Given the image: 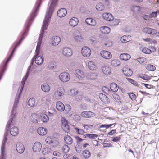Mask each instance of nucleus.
<instances>
[{
	"label": "nucleus",
	"instance_id": "64",
	"mask_svg": "<svg viewBox=\"0 0 159 159\" xmlns=\"http://www.w3.org/2000/svg\"><path fill=\"white\" fill-rule=\"evenodd\" d=\"M112 95L113 97L116 100H119V97L118 95L114 93Z\"/></svg>",
	"mask_w": 159,
	"mask_h": 159
},
{
	"label": "nucleus",
	"instance_id": "18",
	"mask_svg": "<svg viewBox=\"0 0 159 159\" xmlns=\"http://www.w3.org/2000/svg\"><path fill=\"white\" fill-rule=\"evenodd\" d=\"M75 75L76 77L80 80L82 79L84 76V74L83 71L79 69L75 70Z\"/></svg>",
	"mask_w": 159,
	"mask_h": 159
},
{
	"label": "nucleus",
	"instance_id": "40",
	"mask_svg": "<svg viewBox=\"0 0 159 159\" xmlns=\"http://www.w3.org/2000/svg\"><path fill=\"white\" fill-rule=\"evenodd\" d=\"M35 99L34 98H30L28 101V104L31 107H34L35 105Z\"/></svg>",
	"mask_w": 159,
	"mask_h": 159
},
{
	"label": "nucleus",
	"instance_id": "55",
	"mask_svg": "<svg viewBox=\"0 0 159 159\" xmlns=\"http://www.w3.org/2000/svg\"><path fill=\"white\" fill-rule=\"evenodd\" d=\"M121 139V138L120 136H116L113 138L112 140L114 142H117L119 141Z\"/></svg>",
	"mask_w": 159,
	"mask_h": 159
},
{
	"label": "nucleus",
	"instance_id": "15",
	"mask_svg": "<svg viewBox=\"0 0 159 159\" xmlns=\"http://www.w3.org/2000/svg\"><path fill=\"white\" fill-rule=\"evenodd\" d=\"M61 42L60 38L58 36H53L51 41L52 45L56 46L58 44Z\"/></svg>",
	"mask_w": 159,
	"mask_h": 159
},
{
	"label": "nucleus",
	"instance_id": "23",
	"mask_svg": "<svg viewBox=\"0 0 159 159\" xmlns=\"http://www.w3.org/2000/svg\"><path fill=\"white\" fill-rule=\"evenodd\" d=\"M57 109L60 111H64L65 109V107L64 104L60 102H57L56 103Z\"/></svg>",
	"mask_w": 159,
	"mask_h": 159
},
{
	"label": "nucleus",
	"instance_id": "45",
	"mask_svg": "<svg viewBox=\"0 0 159 159\" xmlns=\"http://www.w3.org/2000/svg\"><path fill=\"white\" fill-rule=\"evenodd\" d=\"M70 148L67 145H64L62 148V150L64 153H68Z\"/></svg>",
	"mask_w": 159,
	"mask_h": 159
},
{
	"label": "nucleus",
	"instance_id": "2",
	"mask_svg": "<svg viewBox=\"0 0 159 159\" xmlns=\"http://www.w3.org/2000/svg\"><path fill=\"white\" fill-rule=\"evenodd\" d=\"M18 104H14L11 111V116L10 120L8 121L7 125L6 127V132L4 135V138L2 142L1 148V154L0 156V159H5L6 154L5 153V146L6 142L7 141V137L9 132V129L10 128V125H14L16 123V121L14 119L15 116V113H14V111L15 110L17 107Z\"/></svg>",
	"mask_w": 159,
	"mask_h": 159
},
{
	"label": "nucleus",
	"instance_id": "42",
	"mask_svg": "<svg viewBox=\"0 0 159 159\" xmlns=\"http://www.w3.org/2000/svg\"><path fill=\"white\" fill-rule=\"evenodd\" d=\"M138 76L139 78L145 80H149L151 79L149 76L145 74H139L138 75Z\"/></svg>",
	"mask_w": 159,
	"mask_h": 159
},
{
	"label": "nucleus",
	"instance_id": "63",
	"mask_svg": "<svg viewBox=\"0 0 159 159\" xmlns=\"http://www.w3.org/2000/svg\"><path fill=\"white\" fill-rule=\"evenodd\" d=\"M104 146V147H112L113 146L112 144L109 143H105Z\"/></svg>",
	"mask_w": 159,
	"mask_h": 159
},
{
	"label": "nucleus",
	"instance_id": "59",
	"mask_svg": "<svg viewBox=\"0 0 159 159\" xmlns=\"http://www.w3.org/2000/svg\"><path fill=\"white\" fill-rule=\"evenodd\" d=\"M65 109H66V111L69 112L71 109V106L69 105H66L65 107Z\"/></svg>",
	"mask_w": 159,
	"mask_h": 159
},
{
	"label": "nucleus",
	"instance_id": "41",
	"mask_svg": "<svg viewBox=\"0 0 159 159\" xmlns=\"http://www.w3.org/2000/svg\"><path fill=\"white\" fill-rule=\"evenodd\" d=\"M88 66L91 70H94L96 69V66L93 61H89L88 63Z\"/></svg>",
	"mask_w": 159,
	"mask_h": 159
},
{
	"label": "nucleus",
	"instance_id": "17",
	"mask_svg": "<svg viewBox=\"0 0 159 159\" xmlns=\"http://www.w3.org/2000/svg\"><path fill=\"white\" fill-rule=\"evenodd\" d=\"M122 71L125 75L130 77L132 75V71L130 68L124 67L123 68Z\"/></svg>",
	"mask_w": 159,
	"mask_h": 159
},
{
	"label": "nucleus",
	"instance_id": "7",
	"mask_svg": "<svg viewBox=\"0 0 159 159\" xmlns=\"http://www.w3.org/2000/svg\"><path fill=\"white\" fill-rule=\"evenodd\" d=\"M143 31L145 33L150 35H156L157 31L156 29L149 27H145L143 29Z\"/></svg>",
	"mask_w": 159,
	"mask_h": 159
},
{
	"label": "nucleus",
	"instance_id": "48",
	"mask_svg": "<svg viewBox=\"0 0 159 159\" xmlns=\"http://www.w3.org/2000/svg\"><path fill=\"white\" fill-rule=\"evenodd\" d=\"M51 149L49 148H46L43 149L42 151V153L44 155H46L48 154L51 152Z\"/></svg>",
	"mask_w": 159,
	"mask_h": 159
},
{
	"label": "nucleus",
	"instance_id": "32",
	"mask_svg": "<svg viewBox=\"0 0 159 159\" xmlns=\"http://www.w3.org/2000/svg\"><path fill=\"white\" fill-rule=\"evenodd\" d=\"M85 22L87 24L92 26H94L96 24L95 20L91 18L86 19Z\"/></svg>",
	"mask_w": 159,
	"mask_h": 159
},
{
	"label": "nucleus",
	"instance_id": "8",
	"mask_svg": "<svg viewBox=\"0 0 159 159\" xmlns=\"http://www.w3.org/2000/svg\"><path fill=\"white\" fill-rule=\"evenodd\" d=\"M81 52L83 56L84 57H89L91 54L90 49L86 46L83 48Z\"/></svg>",
	"mask_w": 159,
	"mask_h": 159
},
{
	"label": "nucleus",
	"instance_id": "21",
	"mask_svg": "<svg viewBox=\"0 0 159 159\" xmlns=\"http://www.w3.org/2000/svg\"><path fill=\"white\" fill-rule=\"evenodd\" d=\"M78 91L77 89H71L70 90V93H69L70 95L72 96H76L78 99H80L82 98V95H77L78 94Z\"/></svg>",
	"mask_w": 159,
	"mask_h": 159
},
{
	"label": "nucleus",
	"instance_id": "25",
	"mask_svg": "<svg viewBox=\"0 0 159 159\" xmlns=\"http://www.w3.org/2000/svg\"><path fill=\"white\" fill-rule=\"evenodd\" d=\"M67 12V11L65 9L61 8L58 11L57 14L60 17H62L66 15Z\"/></svg>",
	"mask_w": 159,
	"mask_h": 159
},
{
	"label": "nucleus",
	"instance_id": "22",
	"mask_svg": "<svg viewBox=\"0 0 159 159\" xmlns=\"http://www.w3.org/2000/svg\"><path fill=\"white\" fill-rule=\"evenodd\" d=\"M62 128L65 132L68 133L69 131V126L67 121L65 120L63 121L62 122Z\"/></svg>",
	"mask_w": 159,
	"mask_h": 159
},
{
	"label": "nucleus",
	"instance_id": "30",
	"mask_svg": "<svg viewBox=\"0 0 159 159\" xmlns=\"http://www.w3.org/2000/svg\"><path fill=\"white\" fill-rule=\"evenodd\" d=\"M100 30L102 33L107 34L110 32V29L108 27L102 26L100 29Z\"/></svg>",
	"mask_w": 159,
	"mask_h": 159
},
{
	"label": "nucleus",
	"instance_id": "9",
	"mask_svg": "<svg viewBox=\"0 0 159 159\" xmlns=\"http://www.w3.org/2000/svg\"><path fill=\"white\" fill-rule=\"evenodd\" d=\"M42 148L41 143L39 142H37L34 144L32 149L34 152H38L40 151Z\"/></svg>",
	"mask_w": 159,
	"mask_h": 159
},
{
	"label": "nucleus",
	"instance_id": "3",
	"mask_svg": "<svg viewBox=\"0 0 159 159\" xmlns=\"http://www.w3.org/2000/svg\"><path fill=\"white\" fill-rule=\"evenodd\" d=\"M42 0H37L33 11L30 15L25 25L24 31L21 36H26L29 28L33 21L34 18L37 15Z\"/></svg>",
	"mask_w": 159,
	"mask_h": 159
},
{
	"label": "nucleus",
	"instance_id": "62",
	"mask_svg": "<svg viewBox=\"0 0 159 159\" xmlns=\"http://www.w3.org/2000/svg\"><path fill=\"white\" fill-rule=\"evenodd\" d=\"M142 84L144 85L147 88L151 89V88H153V86H152V85H149V84H146L143 83Z\"/></svg>",
	"mask_w": 159,
	"mask_h": 159
},
{
	"label": "nucleus",
	"instance_id": "11",
	"mask_svg": "<svg viewBox=\"0 0 159 159\" xmlns=\"http://www.w3.org/2000/svg\"><path fill=\"white\" fill-rule=\"evenodd\" d=\"M101 56L104 58L110 59L112 57L111 53L108 51H102L100 52Z\"/></svg>",
	"mask_w": 159,
	"mask_h": 159
},
{
	"label": "nucleus",
	"instance_id": "34",
	"mask_svg": "<svg viewBox=\"0 0 159 159\" xmlns=\"http://www.w3.org/2000/svg\"><path fill=\"white\" fill-rule=\"evenodd\" d=\"M42 90L45 92H48L49 91L50 87L49 85L47 84H43L41 86Z\"/></svg>",
	"mask_w": 159,
	"mask_h": 159
},
{
	"label": "nucleus",
	"instance_id": "33",
	"mask_svg": "<svg viewBox=\"0 0 159 159\" xmlns=\"http://www.w3.org/2000/svg\"><path fill=\"white\" fill-rule=\"evenodd\" d=\"M131 36L129 35H125L123 36L121 38L120 40L122 43H126L131 40Z\"/></svg>",
	"mask_w": 159,
	"mask_h": 159
},
{
	"label": "nucleus",
	"instance_id": "16",
	"mask_svg": "<svg viewBox=\"0 0 159 159\" xmlns=\"http://www.w3.org/2000/svg\"><path fill=\"white\" fill-rule=\"evenodd\" d=\"M81 115L84 118H90L93 117L94 113L90 111H84L81 113Z\"/></svg>",
	"mask_w": 159,
	"mask_h": 159
},
{
	"label": "nucleus",
	"instance_id": "27",
	"mask_svg": "<svg viewBox=\"0 0 159 159\" xmlns=\"http://www.w3.org/2000/svg\"><path fill=\"white\" fill-rule=\"evenodd\" d=\"M10 132L12 136H16L19 133L18 129L17 127H14L11 129Z\"/></svg>",
	"mask_w": 159,
	"mask_h": 159
},
{
	"label": "nucleus",
	"instance_id": "50",
	"mask_svg": "<svg viewBox=\"0 0 159 159\" xmlns=\"http://www.w3.org/2000/svg\"><path fill=\"white\" fill-rule=\"evenodd\" d=\"M74 39L77 42H81L83 40V38H82L81 35H77L75 37Z\"/></svg>",
	"mask_w": 159,
	"mask_h": 159
},
{
	"label": "nucleus",
	"instance_id": "24",
	"mask_svg": "<svg viewBox=\"0 0 159 159\" xmlns=\"http://www.w3.org/2000/svg\"><path fill=\"white\" fill-rule=\"evenodd\" d=\"M31 120L34 123H38L40 121V116L36 114H33L31 116Z\"/></svg>",
	"mask_w": 159,
	"mask_h": 159
},
{
	"label": "nucleus",
	"instance_id": "47",
	"mask_svg": "<svg viewBox=\"0 0 159 159\" xmlns=\"http://www.w3.org/2000/svg\"><path fill=\"white\" fill-rule=\"evenodd\" d=\"M87 137L89 138L90 139H95L96 138H97L98 135L96 134H86Z\"/></svg>",
	"mask_w": 159,
	"mask_h": 159
},
{
	"label": "nucleus",
	"instance_id": "1",
	"mask_svg": "<svg viewBox=\"0 0 159 159\" xmlns=\"http://www.w3.org/2000/svg\"><path fill=\"white\" fill-rule=\"evenodd\" d=\"M58 0H52L50 5L49 6L46 12L45 19L43 21V25L41 30L35 50L36 54L34 57L35 63L38 65H41L44 60L43 57L41 56H39L40 52V47L42 43V38L44 31L47 30V27L50 23L51 16L56 7Z\"/></svg>",
	"mask_w": 159,
	"mask_h": 159
},
{
	"label": "nucleus",
	"instance_id": "28",
	"mask_svg": "<svg viewBox=\"0 0 159 159\" xmlns=\"http://www.w3.org/2000/svg\"><path fill=\"white\" fill-rule=\"evenodd\" d=\"M102 69L103 73L106 75L111 73V69L108 66H103L102 67Z\"/></svg>",
	"mask_w": 159,
	"mask_h": 159
},
{
	"label": "nucleus",
	"instance_id": "19",
	"mask_svg": "<svg viewBox=\"0 0 159 159\" xmlns=\"http://www.w3.org/2000/svg\"><path fill=\"white\" fill-rule=\"evenodd\" d=\"M47 129L43 127H39L37 130L38 134L41 136L45 135L47 134Z\"/></svg>",
	"mask_w": 159,
	"mask_h": 159
},
{
	"label": "nucleus",
	"instance_id": "13",
	"mask_svg": "<svg viewBox=\"0 0 159 159\" xmlns=\"http://www.w3.org/2000/svg\"><path fill=\"white\" fill-rule=\"evenodd\" d=\"M16 149L17 152L20 154L22 153L25 150L23 144L21 143H18L16 145Z\"/></svg>",
	"mask_w": 159,
	"mask_h": 159
},
{
	"label": "nucleus",
	"instance_id": "20",
	"mask_svg": "<svg viewBox=\"0 0 159 159\" xmlns=\"http://www.w3.org/2000/svg\"><path fill=\"white\" fill-rule=\"evenodd\" d=\"M103 18L107 21H111L113 20V17L112 15L109 13H105L102 15Z\"/></svg>",
	"mask_w": 159,
	"mask_h": 159
},
{
	"label": "nucleus",
	"instance_id": "56",
	"mask_svg": "<svg viewBox=\"0 0 159 159\" xmlns=\"http://www.w3.org/2000/svg\"><path fill=\"white\" fill-rule=\"evenodd\" d=\"M84 129L86 130H89L92 129L93 125H84Z\"/></svg>",
	"mask_w": 159,
	"mask_h": 159
},
{
	"label": "nucleus",
	"instance_id": "14",
	"mask_svg": "<svg viewBox=\"0 0 159 159\" xmlns=\"http://www.w3.org/2000/svg\"><path fill=\"white\" fill-rule=\"evenodd\" d=\"M100 100L105 103H109L110 102L109 98L105 94L101 93L99 95Z\"/></svg>",
	"mask_w": 159,
	"mask_h": 159
},
{
	"label": "nucleus",
	"instance_id": "53",
	"mask_svg": "<svg viewBox=\"0 0 159 159\" xmlns=\"http://www.w3.org/2000/svg\"><path fill=\"white\" fill-rule=\"evenodd\" d=\"M102 89L104 92L107 94H108L110 91L109 89L106 86L102 87Z\"/></svg>",
	"mask_w": 159,
	"mask_h": 159
},
{
	"label": "nucleus",
	"instance_id": "38",
	"mask_svg": "<svg viewBox=\"0 0 159 159\" xmlns=\"http://www.w3.org/2000/svg\"><path fill=\"white\" fill-rule=\"evenodd\" d=\"M87 78L91 80H94L96 78L97 75L95 73H88L86 76Z\"/></svg>",
	"mask_w": 159,
	"mask_h": 159
},
{
	"label": "nucleus",
	"instance_id": "31",
	"mask_svg": "<svg viewBox=\"0 0 159 159\" xmlns=\"http://www.w3.org/2000/svg\"><path fill=\"white\" fill-rule=\"evenodd\" d=\"M130 58V55L127 53L122 54L120 56V58L123 60L127 61L129 60Z\"/></svg>",
	"mask_w": 159,
	"mask_h": 159
},
{
	"label": "nucleus",
	"instance_id": "44",
	"mask_svg": "<svg viewBox=\"0 0 159 159\" xmlns=\"http://www.w3.org/2000/svg\"><path fill=\"white\" fill-rule=\"evenodd\" d=\"M57 63L56 62L52 61L49 63L48 66V67L50 69H52L54 68H56L57 67Z\"/></svg>",
	"mask_w": 159,
	"mask_h": 159
},
{
	"label": "nucleus",
	"instance_id": "43",
	"mask_svg": "<svg viewBox=\"0 0 159 159\" xmlns=\"http://www.w3.org/2000/svg\"><path fill=\"white\" fill-rule=\"evenodd\" d=\"M96 8L98 11H102L104 9V7L102 3H99L96 5Z\"/></svg>",
	"mask_w": 159,
	"mask_h": 159
},
{
	"label": "nucleus",
	"instance_id": "4",
	"mask_svg": "<svg viewBox=\"0 0 159 159\" xmlns=\"http://www.w3.org/2000/svg\"><path fill=\"white\" fill-rule=\"evenodd\" d=\"M45 142L49 144L51 147L54 148L58 146V141L51 138L50 137H48L45 139Z\"/></svg>",
	"mask_w": 159,
	"mask_h": 159
},
{
	"label": "nucleus",
	"instance_id": "46",
	"mask_svg": "<svg viewBox=\"0 0 159 159\" xmlns=\"http://www.w3.org/2000/svg\"><path fill=\"white\" fill-rule=\"evenodd\" d=\"M143 52L145 54H150L151 53V50L146 47H144L142 49Z\"/></svg>",
	"mask_w": 159,
	"mask_h": 159
},
{
	"label": "nucleus",
	"instance_id": "26",
	"mask_svg": "<svg viewBox=\"0 0 159 159\" xmlns=\"http://www.w3.org/2000/svg\"><path fill=\"white\" fill-rule=\"evenodd\" d=\"M78 20L75 17L72 18L70 20L69 24L71 26L75 27L78 24Z\"/></svg>",
	"mask_w": 159,
	"mask_h": 159
},
{
	"label": "nucleus",
	"instance_id": "60",
	"mask_svg": "<svg viewBox=\"0 0 159 159\" xmlns=\"http://www.w3.org/2000/svg\"><path fill=\"white\" fill-rule=\"evenodd\" d=\"M75 120L76 121H79L80 120V116L77 114L74 115Z\"/></svg>",
	"mask_w": 159,
	"mask_h": 159
},
{
	"label": "nucleus",
	"instance_id": "57",
	"mask_svg": "<svg viewBox=\"0 0 159 159\" xmlns=\"http://www.w3.org/2000/svg\"><path fill=\"white\" fill-rule=\"evenodd\" d=\"M127 80H128V81L129 82L131 83L134 85H136L137 84V83L136 82V81H135L134 80L130 79V78H128L127 79Z\"/></svg>",
	"mask_w": 159,
	"mask_h": 159
},
{
	"label": "nucleus",
	"instance_id": "54",
	"mask_svg": "<svg viewBox=\"0 0 159 159\" xmlns=\"http://www.w3.org/2000/svg\"><path fill=\"white\" fill-rule=\"evenodd\" d=\"M75 129L76 132L79 134H82L85 133L84 130L82 129L75 128Z\"/></svg>",
	"mask_w": 159,
	"mask_h": 159
},
{
	"label": "nucleus",
	"instance_id": "51",
	"mask_svg": "<svg viewBox=\"0 0 159 159\" xmlns=\"http://www.w3.org/2000/svg\"><path fill=\"white\" fill-rule=\"evenodd\" d=\"M75 149L77 152L81 153L82 149V146L80 144L76 145L75 147Z\"/></svg>",
	"mask_w": 159,
	"mask_h": 159
},
{
	"label": "nucleus",
	"instance_id": "12",
	"mask_svg": "<svg viewBox=\"0 0 159 159\" xmlns=\"http://www.w3.org/2000/svg\"><path fill=\"white\" fill-rule=\"evenodd\" d=\"M34 57L33 58V59L31 60V62L30 64V66H29L28 69V71L26 73V75L25 76V79H23V80L22 81L23 84L24 85L25 84V81L27 79V78L28 77V76L29 75V70L30 69L31 66L33 65V64L34 63Z\"/></svg>",
	"mask_w": 159,
	"mask_h": 159
},
{
	"label": "nucleus",
	"instance_id": "35",
	"mask_svg": "<svg viewBox=\"0 0 159 159\" xmlns=\"http://www.w3.org/2000/svg\"><path fill=\"white\" fill-rule=\"evenodd\" d=\"M110 88L112 91L114 92H115L118 91L119 87L116 84L112 83L110 84Z\"/></svg>",
	"mask_w": 159,
	"mask_h": 159
},
{
	"label": "nucleus",
	"instance_id": "5",
	"mask_svg": "<svg viewBox=\"0 0 159 159\" xmlns=\"http://www.w3.org/2000/svg\"><path fill=\"white\" fill-rule=\"evenodd\" d=\"M64 89L62 88H59L55 91L53 95L54 98L56 99H60L64 93Z\"/></svg>",
	"mask_w": 159,
	"mask_h": 159
},
{
	"label": "nucleus",
	"instance_id": "39",
	"mask_svg": "<svg viewBox=\"0 0 159 159\" xmlns=\"http://www.w3.org/2000/svg\"><path fill=\"white\" fill-rule=\"evenodd\" d=\"M82 155L83 157L85 159L89 158L91 156V153L90 151L88 150H85L83 151Z\"/></svg>",
	"mask_w": 159,
	"mask_h": 159
},
{
	"label": "nucleus",
	"instance_id": "37",
	"mask_svg": "<svg viewBox=\"0 0 159 159\" xmlns=\"http://www.w3.org/2000/svg\"><path fill=\"white\" fill-rule=\"evenodd\" d=\"M111 65L113 67H116L119 66L120 64V62L118 60L115 59L111 61Z\"/></svg>",
	"mask_w": 159,
	"mask_h": 159
},
{
	"label": "nucleus",
	"instance_id": "29",
	"mask_svg": "<svg viewBox=\"0 0 159 159\" xmlns=\"http://www.w3.org/2000/svg\"><path fill=\"white\" fill-rule=\"evenodd\" d=\"M64 140L65 143L69 145H71L73 143L72 138L68 135H66L64 137Z\"/></svg>",
	"mask_w": 159,
	"mask_h": 159
},
{
	"label": "nucleus",
	"instance_id": "52",
	"mask_svg": "<svg viewBox=\"0 0 159 159\" xmlns=\"http://www.w3.org/2000/svg\"><path fill=\"white\" fill-rule=\"evenodd\" d=\"M137 61L140 64L143 63L146 61V59L144 57H139L137 58Z\"/></svg>",
	"mask_w": 159,
	"mask_h": 159
},
{
	"label": "nucleus",
	"instance_id": "61",
	"mask_svg": "<svg viewBox=\"0 0 159 159\" xmlns=\"http://www.w3.org/2000/svg\"><path fill=\"white\" fill-rule=\"evenodd\" d=\"M134 9L135 11H140V7L139 6H134Z\"/></svg>",
	"mask_w": 159,
	"mask_h": 159
},
{
	"label": "nucleus",
	"instance_id": "58",
	"mask_svg": "<svg viewBox=\"0 0 159 159\" xmlns=\"http://www.w3.org/2000/svg\"><path fill=\"white\" fill-rule=\"evenodd\" d=\"M130 98L132 100H135L136 96L135 94L133 93H131L129 95Z\"/></svg>",
	"mask_w": 159,
	"mask_h": 159
},
{
	"label": "nucleus",
	"instance_id": "10",
	"mask_svg": "<svg viewBox=\"0 0 159 159\" xmlns=\"http://www.w3.org/2000/svg\"><path fill=\"white\" fill-rule=\"evenodd\" d=\"M62 52L64 56L67 57H70L72 54V51L71 49L67 47H65L63 48Z\"/></svg>",
	"mask_w": 159,
	"mask_h": 159
},
{
	"label": "nucleus",
	"instance_id": "36",
	"mask_svg": "<svg viewBox=\"0 0 159 159\" xmlns=\"http://www.w3.org/2000/svg\"><path fill=\"white\" fill-rule=\"evenodd\" d=\"M40 120L44 123H46L49 120V117L45 114H42L40 116Z\"/></svg>",
	"mask_w": 159,
	"mask_h": 159
},
{
	"label": "nucleus",
	"instance_id": "49",
	"mask_svg": "<svg viewBox=\"0 0 159 159\" xmlns=\"http://www.w3.org/2000/svg\"><path fill=\"white\" fill-rule=\"evenodd\" d=\"M147 69L148 70L153 71L156 70V67L152 65H148L147 66Z\"/></svg>",
	"mask_w": 159,
	"mask_h": 159
},
{
	"label": "nucleus",
	"instance_id": "6",
	"mask_svg": "<svg viewBox=\"0 0 159 159\" xmlns=\"http://www.w3.org/2000/svg\"><path fill=\"white\" fill-rule=\"evenodd\" d=\"M60 80L63 82H66L69 81L70 78V75L68 73L64 72L61 73L59 75Z\"/></svg>",
	"mask_w": 159,
	"mask_h": 159
}]
</instances>
